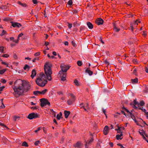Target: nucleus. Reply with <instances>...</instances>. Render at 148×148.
Instances as JSON below:
<instances>
[{
    "mask_svg": "<svg viewBox=\"0 0 148 148\" xmlns=\"http://www.w3.org/2000/svg\"><path fill=\"white\" fill-rule=\"evenodd\" d=\"M103 20L101 18H98L95 21V23L98 25H100L103 24Z\"/></svg>",
    "mask_w": 148,
    "mask_h": 148,
    "instance_id": "12",
    "label": "nucleus"
},
{
    "mask_svg": "<svg viewBox=\"0 0 148 148\" xmlns=\"http://www.w3.org/2000/svg\"><path fill=\"white\" fill-rule=\"evenodd\" d=\"M136 99L134 100V103H130V105L131 106H133V107L134 109H136L137 108V107L136 106V105L138 104V106H139V103H138V102H137Z\"/></svg>",
    "mask_w": 148,
    "mask_h": 148,
    "instance_id": "14",
    "label": "nucleus"
},
{
    "mask_svg": "<svg viewBox=\"0 0 148 148\" xmlns=\"http://www.w3.org/2000/svg\"><path fill=\"white\" fill-rule=\"evenodd\" d=\"M114 26V32H118L120 30V29L119 28H118L117 26L116 25L115 23H114L113 24Z\"/></svg>",
    "mask_w": 148,
    "mask_h": 148,
    "instance_id": "17",
    "label": "nucleus"
},
{
    "mask_svg": "<svg viewBox=\"0 0 148 148\" xmlns=\"http://www.w3.org/2000/svg\"><path fill=\"white\" fill-rule=\"evenodd\" d=\"M74 83L75 84L76 86H78L79 85L78 80L77 79L75 80Z\"/></svg>",
    "mask_w": 148,
    "mask_h": 148,
    "instance_id": "30",
    "label": "nucleus"
},
{
    "mask_svg": "<svg viewBox=\"0 0 148 148\" xmlns=\"http://www.w3.org/2000/svg\"><path fill=\"white\" fill-rule=\"evenodd\" d=\"M139 134L140 135L142 136L143 139H145V135L147 137H148L147 136L145 132L143 130H140L139 131Z\"/></svg>",
    "mask_w": 148,
    "mask_h": 148,
    "instance_id": "13",
    "label": "nucleus"
},
{
    "mask_svg": "<svg viewBox=\"0 0 148 148\" xmlns=\"http://www.w3.org/2000/svg\"><path fill=\"white\" fill-rule=\"evenodd\" d=\"M23 35V34L21 33H20V34H19L18 36V38H18V40H19L20 39V37H22Z\"/></svg>",
    "mask_w": 148,
    "mask_h": 148,
    "instance_id": "39",
    "label": "nucleus"
},
{
    "mask_svg": "<svg viewBox=\"0 0 148 148\" xmlns=\"http://www.w3.org/2000/svg\"><path fill=\"white\" fill-rule=\"evenodd\" d=\"M36 71L35 70L33 69L32 70V74L31 75V77L32 79H33L34 77L36 76Z\"/></svg>",
    "mask_w": 148,
    "mask_h": 148,
    "instance_id": "19",
    "label": "nucleus"
},
{
    "mask_svg": "<svg viewBox=\"0 0 148 148\" xmlns=\"http://www.w3.org/2000/svg\"><path fill=\"white\" fill-rule=\"evenodd\" d=\"M131 81L133 84L137 83L138 82V78L136 77L134 79H132Z\"/></svg>",
    "mask_w": 148,
    "mask_h": 148,
    "instance_id": "25",
    "label": "nucleus"
},
{
    "mask_svg": "<svg viewBox=\"0 0 148 148\" xmlns=\"http://www.w3.org/2000/svg\"><path fill=\"white\" fill-rule=\"evenodd\" d=\"M118 127L119 128V129L121 130L122 132L124 130V128L123 127H119L118 126Z\"/></svg>",
    "mask_w": 148,
    "mask_h": 148,
    "instance_id": "45",
    "label": "nucleus"
},
{
    "mask_svg": "<svg viewBox=\"0 0 148 148\" xmlns=\"http://www.w3.org/2000/svg\"><path fill=\"white\" fill-rule=\"evenodd\" d=\"M69 95L71 96L72 99L68 100L67 101V103L68 105H71L75 101V97L72 93H69Z\"/></svg>",
    "mask_w": 148,
    "mask_h": 148,
    "instance_id": "6",
    "label": "nucleus"
},
{
    "mask_svg": "<svg viewBox=\"0 0 148 148\" xmlns=\"http://www.w3.org/2000/svg\"><path fill=\"white\" fill-rule=\"evenodd\" d=\"M9 56L7 54H5L3 55L2 56L5 58H8L9 57Z\"/></svg>",
    "mask_w": 148,
    "mask_h": 148,
    "instance_id": "41",
    "label": "nucleus"
},
{
    "mask_svg": "<svg viewBox=\"0 0 148 148\" xmlns=\"http://www.w3.org/2000/svg\"><path fill=\"white\" fill-rule=\"evenodd\" d=\"M6 71V69H3L0 70V74H3Z\"/></svg>",
    "mask_w": 148,
    "mask_h": 148,
    "instance_id": "33",
    "label": "nucleus"
},
{
    "mask_svg": "<svg viewBox=\"0 0 148 148\" xmlns=\"http://www.w3.org/2000/svg\"><path fill=\"white\" fill-rule=\"evenodd\" d=\"M85 72L88 73L90 75H92L93 73V72L90 70L89 68L87 69L85 71Z\"/></svg>",
    "mask_w": 148,
    "mask_h": 148,
    "instance_id": "18",
    "label": "nucleus"
},
{
    "mask_svg": "<svg viewBox=\"0 0 148 148\" xmlns=\"http://www.w3.org/2000/svg\"><path fill=\"white\" fill-rule=\"evenodd\" d=\"M145 104V103L143 101H140L139 103V105H140L141 106H143Z\"/></svg>",
    "mask_w": 148,
    "mask_h": 148,
    "instance_id": "34",
    "label": "nucleus"
},
{
    "mask_svg": "<svg viewBox=\"0 0 148 148\" xmlns=\"http://www.w3.org/2000/svg\"><path fill=\"white\" fill-rule=\"evenodd\" d=\"M73 4V1L72 0H69L68 2V4L69 6H71Z\"/></svg>",
    "mask_w": 148,
    "mask_h": 148,
    "instance_id": "37",
    "label": "nucleus"
},
{
    "mask_svg": "<svg viewBox=\"0 0 148 148\" xmlns=\"http://www.w3.org/2000/svg\"><path fill=\"white\" fill-rule=\"evenodd\" d=\"M93 138L91 137L89 140L86 141L85 144V148H89L90 147V145L93 142Z\"/></svg>",
    "mask_w": 148,
    "mask_h": 148,
    "instance_id": "9",
    "label": "nucleus"
},
{
    "mask_svg": "<svg viewBox=\"0 0 148 148\" xmlns=\"http://www.w3.org/2000/svg\"><path fill=\"white\" fill-rule=\"evenodd\" d=\"M30 68V67L27 64H25L24 67V69L25 70L28 71Z\"/></svg>",
    "mask_w": 148,
    "mask_h": 148,
    "instance_id": "24",
    "label": "nucleus"
},
{
    "mask_svg": "<svg viewBox=\"0 0 148 148\" xmlns=\"http://www.w3.org/2000/svg\"><path fill=\"white\" fill-rule=\"evenodd\" d=\"M17 83L20 84L18 87L14 86L13 88L14 91L13 94L15 96H18L20 95H21L23 92H27L30 88L31 87L29 85L23 84L22 81L19 79L16 80L14 84L15 85Z\"/></svg>",
    "mask_w": 148,
    "mask_h": 148,
    "instance_id": "1",
    "label": "nucleus"
},
{
    "mask_svg": "<svg viewBox=\"0 0 148 148\" xmlns=\"http://www.w3.org/2000/svg\"><path fill=\"white\" fill-rule=\"evenodd\" d=\"M125 111H126V112H127L129 113V114L130 115V114L131 113H132V111H131V112H130L129 110H127L126 109H125Z\"/></svg>",
    "mask_w": 148,
    "mask_h": 148,
    "instance_id": "49",
    "label": "nucleus"
},
{
    "mask_svg": "<svg viewBox=\"0 0 148 148\" xmlns=\"http://www.w3.org/2000/svg\"><path fill=\"white\" fill-rule=\"evenodd\" d=\"M68 28L69 29H71L72 27V24L69 23H68Z\"/></svg>",
    "mask_w": 148,
    "mask_h": 148,
    "instance_id": "48",
    "label": "nucleus"
},
{
    "mask_svg": "<svg viewBox=\"0 0 148 148\" xmlns=\"http://www.w3.org/2000/svg\"><path fill=\"white\" fill-rule=\"evenodd\" d=\"M40 101L41 102L40 106L42 107H44L47 105L49 106H50V103L46 99L44 98L40 99Z\"/></svg>",
    "mask_w": 148,
    "mask_h": 148,
    "instance_id": "5",
    "label": "nucleus"
},
{
    "mask_svg": "<svg viewBox=\"0 0 148 148\" xmlns=\"http://www.w3.org/2000/svg\"><path fill=\"white\" fill-rule=\"evenodd\" d=\"M83 145L79 141L77 142L74 145L75 147L78 148H82Z\"/></svg>",
    "mask_w": 148,
    "mask_h": 148,
    "instance_id": "16",
    "label": "nucleus"
},
{
    "mask_svg": "<svg viewBox=\"0 0 148 148\" xmlns=\"http://www.w3.org/2000/svg\"><path fill=\"white\" fill-rule=\"evenodd\" d=\"M34 94L35 95H39V91L37 90L34 92Z\"/></svg>",
    "mask_w": 148,
    "mask_h": 148,
    "instance_id": "36",
    "label": "nucleus"
},
{
    "mask_svg": "<svg viewBox=\"0 0 148 148\" xmlns=\"http://www.w3.org/2000/svg\"><path fill=\"white\" fill-rule=\"evenodd\" d=\"M11 23L12 24V26L14 27L19 28L20 27L22 26L21 24L11 22Z\"/></svg>",
    "mask_w": 148,
    "mask_h": 148,
    "instance_id": "11",
    "label": "nucleus"
},
{
    "mask_svg": "<svg viewBox=\"0 0 148 148\" xmlns=\"http://www.w3.org/2000/svg\"><path fill=\"white\" fill-rule=\"evenodd\" d=\"M109 144L111 147H112L113 146V144L112 142H110Z\"/></svg>",
    "mask_w": 148,
    "mask_h": 148,
    "instance_id": "58",
    "label": "nucleus"
},
{
    "mask_svg": "<svg viewBox=\"0 0 148 148\" xmlns=\"http://www.w3.org/2000/svg\"><path fill=\"white\" fill-rule=\"evenodd\" d=\"M5 88V87L4 86H3L0 87V91H2L3 89Z\"/></svg>",
    "mask_w": 148,
    "mask_h": 148,
    "instance_id": "53",
    "label": "nucleus"
},
{
    "mask_svg": "<svg viewBox=\"0 0 148 148\" xmlns=\"http://www.w3.org/2000/svg\"><path fill=\"white\" fill-rule=\"evenodd\" d=\"M71 43L72 45L74 47H75L76 46V44L74 41H72L71 42Z\"/></svg>",
    "mask_w": 148,
    "mask_h": 148,
    "instance_id": "51",
    "label": "nucleus"
},
{
    "mask_svg": "<svg viewBox=\"0 0 148 148\" xmlns=\"http://www.w3.org/2000/svg\"><path fill=\"white\" fill-rule=\"evenodd\" d=\"M45 74L43 73H40L36 80L37 84L40 87H44L47 84V81Z\"/></svg>",
    "mask_w": 148,
    "mask_h": 148,
    "instance_id": "2",
    "label": "nucleus"
},
{
    "mask_svg": "<svg viewBox=\"0 0 148 148\" xmlns=\"http://www.w3.org/2000/svg\"><path fill=\"white\" fill-rule=\"evenodd\" d=\"M140 21L138 20H136L134 23V24L135 25H137L138 23H140Z\"/></svg>",
    "mask_w": 148,
    "mask_h": 148,
    "instance_id": "42",
    "label": "nucleus"
},
{
    "mask_svg": "<svg viewBox=\"0 0 148 148\" xmlns=\"http://www.w3.org/2000/svg\"><path fill=\"white\" fill-rule=\"evenodd\" d=\"M52 66V65L50 62H47L45 63L44 67L45 73L47 79L49 81H51L52 79L51 77L52 73L51 69Z\"/></svg>",
    "mask_w": 148,
    "mask_h": 148,
    "instance_id": "3",
    "label": "nucleus"
},
{
    "mask_svg": "<svg viewBox=\"0 0 148 148\" xmlns=\"http://www.w3.org/2000/svg\"><path fill=\"white\" fill-rule=\"evenodd\" d=\"M123 134L122 133H121L120 134H118L116 135V138L117 140H121L123 138Z\"/></svg>",
    "mask_w": 148,
    "mask_h": 148,
    "instance_id": "21",
    "label": "nucleus"
},
{
    "mask_svg": "<svg viewBox=\"0 0 148 148\" xmlns=\"http://www.w3.org/2000/svg\"><path fill=\"white\" fill-rule=\"evenodd\" d=\"M14 58L15 59H17V55L15 54L14 55Z\"/></svg>",
    "mask_w": 148,
    "mask_h": 148,
    "instance_id": "63",
    "label": "nucleus"
},
{
    "mask_svg": "<svg viewBox=\"0 0 148 148\" xmlns=\"http://www.w3.org/2000/svg\"><path fill=\"white\" fill-rule=\"evenodd\" d=\"M6 33V32L4 30H3L2 32L0 34V36H2L4 34H5Z\"/></svg>",
    "mask_w": 148,
    "mask_h": 148,
    "instance_id": "32",
    "label": "nucleus"
},
{
    "mask_svg": "<svg viewBox=\"0 0 148 148\" xmlns=\"http://www.w3.org/2000/svg\"><path fill=\"white\" fill-rule=\"evenodd\" d=\"M33 3L34 4H36L37 3V0H32Z\"/></svg>",
    "mask_w": 148,
    "mask_h": 148,
    "instance_id": "55",
    "label": "nucleus"
},
{
    "mask_svg": "<svg viewBox=\"0 0 148 148\" xmlns=\"http://www.w3.org/2000/svg\"><path fill=\"white\" fill-rule=\"evenodd\" d=\"M64 44L65 45H68L69 44L68 42L67 41H66L64 43Z\"/></svg>",
    "mask_w": 148,
    "mask_h": 148,
    "instance_id": "61",
    "label": "nucleus"
},
{
    "mask_svg": "<svg viewBox=\"0 0 148 148\" xmlns=\"http://www.w3.org/2000/svg\"><path fill=\"white\" fill-rule=\"evenodd\" d=\"M70 114V111H67L66 110H65L64 111V114L65 118H68Z\"/></svg>",
    "mask_w": 148,
    "mask_h": 148,
    "instance_id": "20",
    "label": "nucleus"
},
{
    "mask_svg": "<svg viewBox=\"0 0 148 148\" xmlns=\"http://www.w3.org/2000/svg\"><path fill=\"white\" fill-rule=\"evenodd\" d=\"M103 112L104 113V114L107 117L106 114V110L105 109H103Z\"/></svg>",
    "mask_w": 148,
    "mask_h": 148,
    "instance_id": "56",
    "label": "nucleus"
},
{
    "mask_svg": "<svg viewBox=\"0 0 148 148\" xmlns=\"http://www.w3.org/2000/svg\"><path fill=\"white\" fill-rule=\"evenodd\" d=\"M0 125L3 127L4 128H8L3 123L0 122Z\"/></svg>",
    "mask_w": 148,
    "mask_h": 148,
    "instance_id": "31",
    "label": "nucleus"
},
{
    "mask_svg": "<svg viewBox=\"0 0 148 148\" xmlns=\"http://www.w3.org/2000/svg\"><path fill=\"white\" fill-rule=\"evenodd\" d=\"M48 90L47 89H45L42 91V95H44L45 94V93L47 92Z\"/></svg>",
    "mask_w": 148,
    "mask_h": 148,
    "instance_id": "29",
    "label": "nucleus"
},
{
    "mask_svg": "<svg viewBox=\"0 0 148 148\" xmlns=\"http://www.w3.org/2000/svg\"><path fill=\"white\" fill-rule=\"evenodd\" d=\"M81 108H83L85 111H87V110H89V105L88 103H86L84 104L83 103H81L80 104Z\"/></svg>",
    "mask_w": 148,
    "mask_h": 148,
    "instance_id": "8",
    "label": "nucleus"
},
{
    "mask_svg": "<svg viewBox=\"0 0 148 148\" xmlns=\"http://www.w3.org/2000/svg\"><path fill=\"white\" fill-rule=\"evenodd\" d=\"M129 29L131 30L132 32H133L134 29V27L133 26H131Z\"/></svg>",
    "mask_w": 148,
    "mask_h": 148,
    "instance_id": "54",
    "label": "nucleus"
},
{
    "mask_svg": "<svg viewBox=\"0 0 148 148\" xmlns=\"http://www.w3.org/2000/svg\"><path fill=\"white\" fill-rule=\"evenodd\" d=\"M3 99H1V100H0V108H4L5 107V106L3 103Z\"/></svg>",
    "mask_w": 148,
    "mask_h": 148,
    "instance_id": "23",
    "label": "nucleus"
},
{
    "mask_svg": "<svg viewBox=\"0 0 148 148\" xmlns=\"http://www.w3.org/2000/svg\"><path fill=\"white\" fill-rule=\"evenodd\" d=\"M49 44V42H45V45L46 46H47Z\"/></svg>",
    "mask_w": 148,
    "mask_h": 148,
    "instance_id": "62",
    "label": "nucleus"
},
{
    "mask_svg": "<svg viewBox=\"0 0 148 148\" xmlns=\"http://www.w3.org/2000/svg\"><path fill=\"white\" fill-rule=\"evenodd\" d=\"M70 67V66L68 65L62 64L60 65L61 71H59V73H62L63 72L66 73L67 71L69 69Z\"/></svg>",
    "mask_w": 148,
    "mask_h": 148,
    "instance_id": "4",
    "label": "nucleus"
},
{
    "mask_svg": "<svg viewBox=\"0 0 148 148\" xmlns=\"http://www.w3.org/2000/svg\"><path fill=\"white\" fill-rule=\"evenodd\" d=\"M130 115V116L131 118L135 121V122H136V120L135 117L132 113H131Z\"/></svg>",
    "mask_w": 148,
    "mask_h": 148,
    "instance_id": "26",
    "label": "nucleus"
},
{
    "mask_svg": "<svg viewBox=\"0 0 148 148\" xmlns=\"http://www.w3.org/2000/svg\"><path fill=\"white\" fill-rule=\"evenodd\" d=\"M40 55V53L39 52H37L34 54V55L35 56H38Z\"/></svg>",
    "mask_w": 148,
    "mask_h": 148,
    "instance_id": "44",
    "label": "nucleus"
},
{
    "mask_svg": "<svg viewBox=\"0 0 148 148\" xmlns=\"http://www.w3.org/2000/svg\"><path fill=\"white\" fill-rule=\"evenodd\" d=\"M136 72H137L136 70V69H134V70L133 71V73L134 74H135V75H136Z\"/></svg>",
    "mask_w": 148,
    "mask_h": 148,
    "instance_id": "52",
    "label": "nucleus"
},
{
    "mask_svg": "<svg viewBox=\"0 0 148 148\" xmlns=\"http://www.w3.org/2000/svg\"><path fill=\"white\" fill-rule=\"evenodd\" d=\"M59 74L60 75V76L61 79L62 81H64L66 80V72H63V73H59Z\"/></svg>",
    "mask_w": 148,
    "mask_h": 148,
    "instance_id": "10",
    "label": "nucleus"
},
{
    "mask_svg": "<svg viewBox=\"0 0 148 148\" xmlns=\"http://www.w3.org/2000/svg\"><path fill=\"white\" fill-rule=\"evenodd\" d=\"M39 117V116L38 114L37 113H32L29 114L27 117V118L30 120L36 119Z\"/></svg>",
    "mask_w": 148,
    "mask_h": 148,
    "instance_id": "7",
    "label": "nucleus"
},
{
    "mask_svg": "<svg viewBox=\"0 0 148 148\" xmlns=\"http://www.w3.org/2000/svg\"><path fill=\"white\" fill-rule=\"evenodd\" d=\"M116 130L117 132L118 133H122V132H121V130L119 129V128H118V129H115Z\"/></svg>",
    "mask_w": 148,
    "mask_h": 148,
    "instance_id": "38",
    "label": "nucleus"
},
{
    "mask_svg": "<svg viewBox=\"0 0 148 148\" xmlns=\"http://www.w3.org/2000/svg\"><path fill=\"white\" fill-rule=\"evenodd\" d=\"M143 107H142V108H139V109H141L145 113V115L146 114V113L148 112H147V110L145 109H143Z\"/></svg>",
    "mask_w": 148,
    "mask_h": 148,
    "instance_id": "40",
    "label": "nucleus"
},
{
    "mask_svg": "<svg viewBox=\"0 0 148 148\" xmlns=\"http://www.w3.org/2000/svg\"><path fill=\"white\" fill-rule=\"evenodd\" d=\"M1 63L3 64H4V65H6L7 67H8V64L7 63H6V62H2Z\"/></svg>",
    "mask_w": 148,
    "mask_h": 148,
    "instance_id": "50",
    "label": "nucleus"
},
{
    "mask_svg": "<svg viewBox=\"0 0 148 148\" xmlns=\"http://www.w3.org/2000/svg\"><path fill=\"white\" fill-rule=\"evenodd\" d=\"M18 3L24 7H26L27 5L25 3H22L20 1H18Z\"/></svg>",
    "mask_w": 148,
    "mask_h": 148,
    "instance_id": "28",
    "label": "nucleus"
},
{
    "mask_svg": "<svg viewBox=\"0 0 148 148\" xmlns=\"http://www.w3.org/2000/svg\"><path fill=\"white\" fill-rule=\"evenodd\" d=\"M109 127L108 126H106L103 130V133L105 135H107L109 132Z\"/></svg>",
    "mask_w": 148,
    "mask_h": 148,
    "instance_id": "15",
    "label": "nucleus"
},
{
    "mask_svg": "<svg viewBox=\"0 0 148 148\" xmlns=\"http://www.w3.org/2000/svg\"><path fill=\"white\" fill-rule=\"evenodd\" d=\"M52 54L54 56H56V53L55 51H53L52 52Z\"/></svg>",
    "mask_w": 148,
    "mask_h": 148,
    "instance_id": "64",
    "label": "nucleus"
},
{
    "mask_svg": "<svg viewBox=\"0 0 148 148\" xmlns=\"http://www.w3.org/2000/svg\"><path fill=\"white\" fill-rule=\"evenodd\" d=\"M58 93L59 95H63V93L62 91H59L58 92Z\"/></svg>",
    "mask_w": 148,
    "mask_h": 148,
    "instance_id": "60",
    "label": "nucleus"
},
{
    "mask_svg": "<svg viewBox=\"0 0 148 148\" xmlns=\"http://www.w3.org/2000/svg\"><path fill=\"white\" fill-rule=\"evenodd\" d=\"M0 52L1 53L3 52V47H0Z\"/></svg>",
    "mask_w": 148,
    "mask_h": 148,
    "instance_id": "43",
    "label": "nucleus"
},
{
    "mask_svg": "<svg viewBox=\"0 0 148 148\" xmlns=\"http://www.w3.org/2000/svg\"><path fill=\"white\" fill-rule=\"evenodd\" d=\"M77 64L78 66H81L82 65V63L81 61H78L77 62Z\"/></svg>",
    "mask_w": 148,
    "mask_h": 148,
    "instance_id": "35",
    "label": "nucleus"
},
{
    "mask_svg": "<svg viewBox=\"0 0 148 148\" xmlns=\"http://www.w3.org/2000/svg\"><path fill=\"white\" fill-rule=\"evenodd\" d=\"M19 40H18V39L16 40H14L13 41V42H14L16 43H17L18 42V41Z\"/></svg>",
    "mask_w": 148,
    "mask_h": 148,
    "instance_id": "57",
    "label": "nucleus"
},
{
    "mask_svg": "<svg viewBox=\"0 0 148 148\" xmlns=\"http://www.w3.org/2000/svg\"><path fill=\"white\" fill-rule=\"evenodd\" d=\"M40 143V141H36L35 143H34V144L36 146H37V145H38V144L39 143Z\"/></svg>",
    "mask_w": 148,
    "mask_h": 148,
    "instance_id": "46",
    "label": "nucleus"
},
{
    "mask_svg": "<svg viewBox=\"0 0 148 148\" xmlns=\"http://www.w3.org/2000/svg\"><path fill=\"white\" fill-rule=\"evenodd\" d=\"M86 24L88 27L90 29H91L93 28V25L90 22H88Z\"/></svg>",
    "mask_w": 148,
    "mask_h": 148,
    "instance_id": "22",
    "label": "nucleus"
},
{
    "mask_svg": "<svg viewBox=\"0 0 148 148\" xmlns=\"http://www.w3.org/2000/svg\"><path fill=\"white\" fill-rule=\"evenodd\" d=\"M61 116L59 114H58L57 116V119L58 120H60Z\"/></svg>",
    "mask_w": 148,
    "mask_h": 148,
    "instance_id": "47",
    "label": "nucleus"
},
{
    "mask_svg": "<svg viewBox=\"0 0 148 148\" xmlns=\"http://www.w3.org/2000/svg\"><path fill=\"white\" fill-rule=\"evenodd\" d=\"M22 146H25V147H28V145L27 143L25 142H24L22 144Z\"/></svg>",
    "mask_w": 148,
    "mask_h": 148,
    "instance_id": "27",
    "label": "nucleus"
},
{
    "mask_svg": "<svg viewBox=\"0 0 148 148\" xmlns=\"http://www.w3.org/2000/svg\"><path fill=\"white\" fill-rule=\"evenodd\" d=\"M2 82L3 83H5L6 82V81L5 79H3L2 80Z\"/></svg>",
    "mask_w": 148,
    "mask_h": 148,
    "instance_id": "59",
    "label": "nucleus"
}]
</instances>
